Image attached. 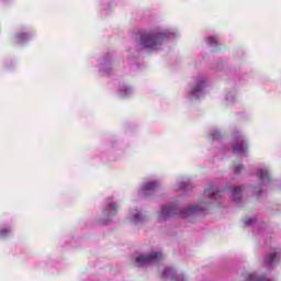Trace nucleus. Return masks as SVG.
I'll use <instances>...</instances> for the list:
<instances>
[{
  "mask_svg": "<svg viewBox=\"0 0 281 281\" xmlns=\"http://www.w3.org/2000/svg\"><path fill=\"white\" fill-rule=\"evenodd\" d=\"M166 38V34L150 32V33H142L140 35V44L143 47H147L149 49H159L161 46V41Z\"/></svg>",
  "mask_w": 281,
  "mask_h": 281,
  "instance_id": "obj_1",
  "label": "nucleus"
},
{
  "mask_svg": "<svg viewBox=\"0 0 281 281\" xmlns=\"http://www.w3.org/2000/svg\"><path fill=\"white\" fill-rule=\"evenodd\" d=\"M164 256L161 252H153L151 255H140L136 258L137 267H146V265H150V262H159Z\"/></svg>",
  "mask_w": 281,
  "mask_h": 281,
  "instance_id": "obj_2",
  "label": "nucleus"
},
{
  "mask_svg": "<svg viewBox=\"0 0 281 281\" xmlns=\"http://www.w3.org/2000/svg\"><path fill=\"white\" fill-rule=\"evenodd\" d=\"M173 214H177L176 206H162L159 213V221H166V218H170Z\"/></svg>",
  "mask_w": 281,
  "mask_h": 281,
  "instance_id": "obj_3",
  "label": "nucleus"
},
{
  "mask_svg": "<svg viewBox=\"0 0 281 281\" xmlns=\"http://www.w3.org/2000/svg\"><path fill=\"white\" fill-rule=\"evenodd\" d=\"M278 251L272 250L268 257H266L265 262L268 267H272L273 262L278 260Z\"/></svg>",
  "mask_w": 281,
  "mask_h": 281,
  "instance_id": "obj_4",
  "label": "nucleus"
},
{
  "mask_svg": "<svg viewBox=\"0 0 281 281\" xmlns=\"http://www.w3.org/2000/svg\"><path fill=\"white\" fill-rule=\"evenodd\" d=\"M233 151H234L235 154L245 153V142L238 140L237 143H235V144L233 145Z\"/></svg>",
  "mask_w": 281,
  "mask_h": 281,
  "instance_id": "obj_5",
  "label": "nucleus"
},
{
  "mask_svg": "<svg viewBox=\"0 0 281 281\" xmlns=\"http://www.w3.org/2000/svg\"><path fill=\"white\" fill-rule=\"evenodd\" d=\"M258 175L263 183H269V171L266 169H259Z\"/></svg>",
  "mask_w": 281,
  "mask_h": 281,
  "instance_id": "obj_6",
  "label": "nucleus"
},
{
  "mask_svg": "<svg viewBox=\"0 0 281 281\" xmlns=\"http://www.w3.org/2000/svg\"><path fill=\"white\" fill-rule=\"evenodd\" d=\"M132 215H133L132 222L135 224L142 223V221H144L143 214L139 213L138 211H133Z\"/></svg>",
  "mask_w": 281,
  "mask_h": 281,
  "instance_id": "obj_7",
  "label": "nucleus"
},
{
  "mask_svg": "<svg viewBox=\"0 0 281 281\" xmlns=\"http://www.w3.org/2000/svg\"><path fill=\"white\" fill-rule=\"evenodd\" d=\"M159 186L157 182H148L143 187V192H153Z\"/></svg>",
  "mask_w": 281,
  "mask_h": 281,
  "instance_id": "obj_8",
  "label": "nucleus"
},
{
  "mask_svg": "<svg viewBox=\"0 0 281 281\" xmlns=\"http://www.w3.org/2000/svg\"><path fill=\"white\" fill-rule=\"evenodd\" d=\"M194 212H196V207L190 206L186 211H180L179 214H180V216H182V218H186V217L190 216V214H194Z\"/></svg>",
  "mask_w": 281,
  "mask_h": 281,
  "instance_id": "obj_9",
  "label": "nucleus"
},
{
  "mask_svg": "<svg viewBox=\"0 0 281 281\" xmlns=\"http://www.w3.org/2000/svg\"><path fill=\"white\" fill-rule=\"evenodd\" d=\"M162 278H175V270L172 268H166L162 272Z\"/></svg>",
  "mask_w": 281,
  "mask_h": 281,
  "instance_id": "obj_10",
  "label": "nucleus"
},
{
  "mask_svg": "<svg viewBox=\"0 0 281 281\" xmlns=\"http://www.w3.org/2000/svg\"><path fill=\"white\" fill-rule=\"evenodd\" d=\"M201 89H203V82H201V83L192 91L193 98H199V93H201Z\"/></svg>",
  "mask_w": 281,
  "mask_h": 281,
  "instance_id": "obj_11",
  "label": "nucleus"
},
{
  "mask_svg": "<svg viewBox=\"0 0 281 281\" xmlns=\"http://www.w3.org/2000/svg\"><path fill=\"white\" fill-rule=\"evenodd\" d=\"M243 194V190L240 188H235L233 190V199H240V195Z\"/></svg>",
  "mask_w": 281,
  "mask_h": 281,
  "instance_id": "obj_12",
  "label": "nucleus"
},
{
  "mask_svg": "<svg viewBox=\"0 0 281 281\" xmlns=\"http://www.w3.org/2000/svg\"><path fill=\"white\" fill-rule=\"evenodd\" d=\"M204 194L206 196H216V189H214V187H212L211 189H206L204 191Z\"/></svg>",
  "mask_w": 281,
  "mask_h": 281,
  "instance_id": "obj_13",
  "label": "nucleus"
},
{
  "mask_svg": "<svg viewBox=\"0 0 281 281\" xmlns=\"http://www.w3.org/2000/svg\"><path fill=\"white\" fill-rule=\"evenodd\" d=\"M109 211H110V214H115V212H117V205H115L114 203H110Z\"/></svg>",
  "mask_w": 281,
  "mask_h": 281,
  "instance_id": "obj_14",
  "label": "nucleus"
},
{
  "mask_svg": "<svg viewBox=\"0 0 281 281\" xmlns=\"http://www.w3.org/2000/svg\"><path fill=\"white\" fill-rule=\"evenodd\" d=\"M216 43H217L216 37L207 38V44L211 45V47H214V45H216Z\"/></svg>",
  "mask_w": 281,
  "mask_h": 281,
  "instance_id": "obj_15",
  "label": "nucleus"
},
{
  "mask_svg": "<svg viewBox=\"0 0 281 281\" xmlns=\"http://www.w3.org/2000/svg\"><path fill=\"white\" fill-rule=\"evenodd\" d=\"M10 234V229L4 228L0 231V238H3L4 236H8Z\"/></svg>",
  "mask_w": 281,
  "mask_h": 281,
  "instance_id": "obj_16",
  "label": "nucleus"
},
{
  "mask_svg": "<svg viewBox=\"0 0 281 281\" xmlns=\"http://www.w3.org/2000/svg\"><path fill=\"white\" fill-rule=\"evenodd\" d=\"M25 38H27V34H25V33L18 35L19 43H21L22 41H25Z\"/></svg>",
  "mask_w": 281,
  "mask_h": 281,
  "instance_id": "obj_17",
  "label": "nucleus"
},
{
  "mask_svg": "<svg viewBox=\"0 0 281 281\" xmlns=\"http://www.w3.org/2000/svg\"><path fill=\"white\" fill-rule=\"evenodd\" d=\"M240 170H243V166L239 165L238 167L235 168V172H240Z\"/></svg>",
  "mask_w": 281,
  "mask_h": 281,
  "instance_id": "obj_18",
  "label": "nucleus"
},
{
  "mask_svg": "<svg viewBox=\"0 0 281 281\" xmlns=\"http://www.w3.org/2000/svg\"><path fill=\"white\" fill-rule=\"evenodd\" d=\"M176 281H183V277H177Z\"/></svg>",
  "mask_w": 281,
  "mask_h": 281,
  "instance_id": "obj_19",
  "label": "nucleus"
},
{
  "mask_svg": "<svg viewBox=\"0 0 281 281\" xmlns=\"http://www.w3.org/2000/svg\"><path fill=\"white\" fill-rule=\"evenodd\" d=\"M181 188H182V190H186V184L182 183V187H181Z\"/></svg>",
  "mask_w": 281,
  "mask_h": 281,
  "instance_id": "obj_20",
  "label": "nucleus"
},
{
  "mask_svg": "<svg viewBox=\"0 0 281 281\" xmlns=\"http://www.w3.org/2000/svg\"><path fill=\"white\" fill-rule=\"evenodd\" d=\"M246 225H251V221H249V222H246Z\"/></svg>",
  "mask_w": 281,
  "mask_h": 281,
  "instance_id": "obj_21",
  "label": "nucleus"
}]
</instances>
